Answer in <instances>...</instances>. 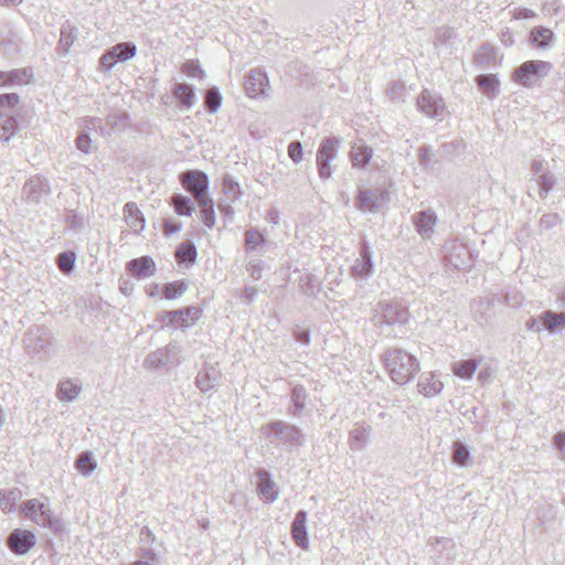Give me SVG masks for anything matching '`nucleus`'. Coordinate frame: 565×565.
I'll return each instance as SVG.
<instances>
[{
	"mask_svg": "<svg viewBox=\"0 0 565 565\" xmlns=\"http://www.w3.org/2000/svg\"><path fill=\"white\" fill-rule=\"evenodd\" d=\"M413 223L423 238H430L435 232L437 215L431 210L420 211L413 215Z\"/></svg>",
	"mask_w": 565,
	"mask_h": 565,
	"instance_id": "14",
	"label": "nucleus"
},
{
	"mask_svg": "<svg viewBox=\"0 0 565 565\" xmlns=\"http://www.w3.org/2000/svg\"><path fill=\"white\" fill-rule=\"evenodd\" d=\"M269 81L265 72L253 68L248 72L245 81V89L249 97H258L266 93Z\"/></svg>",
	"mask_w": 565,
	"mask_h": 565,
	"instance_id": "11",
	"label": "nucleus"
},
{
	"mask_svg": "<svg viewBox=\"0 0 565 565\" xmlns=\"http://www.w3.org/2000/svg\"><path fill=\"white\" fill-rule=\"evenodd\" d=\"M263 263L262 260L249 262L247 265V271L250 277L255 280L262 278Z\"/></svg>",
	"mask_w": 565,
	"mask_h": 565,
	"instance_id": "51",
	"label": "nucleus"
},
{
	"mask_svg": "<svg viewBox=\"0 0 565 565\" xmlns=\"http://www.w3.org/2000/svg\"><path fill=\"white\" fill-rule=\"evenodd\" d=\"M23 0H0V6L11 7L21 3Z\"/></svg>",
	"mask_w": 565,
	"mask_h": 565,
	"instance_id": "63",
	"label": "nucleus"
},
{
	"mask_svg": "<svg viewBox=\"0 0 565 565\" xmlns=\"http://www.w3.org/2000/svg\"><path fill=\"white\" fill-rule=\"evenodd\" d=\"M170 318V322L175 327H190L196 322L201 316L202 310L198 307H188L174 311L167 312Z\"/></svg>",
	"mask_w": 565,
	"mask_h": 565,
	"instance_id": "16",
	"label": "nucleus"
},
{
	"mask_svg": "<svg viewBox=\"0 0 565 565\" xmlns=\"http://www.w3.org/2000/svg\"><path fill=\"white\" fill-rule=\"evenodd\" d=\"M555 445L557 449L565 456V433H558L555 436Z\"/></svg>",
	"mask_w": 565,
	"mask_h": 565,
	"instance_id": "59",
	"label": "nucleus"
},
{
	"mask_svg": "<svg viewBox=\"0 0 565 565\" xmlns=\"http://www.w3.org/2000/svg\"><path fill=\"white\" fill-rule=\"evenodd\" d=\"M36 543L33 532L24 529H15L8 536L7 544L17 555L26 554Z\"/></svg>",
	"mask_w": 565,
	"mask_h": 565,
	"instance_id": "10",
	"label": "nucleus"
},
{
	"mask_svg": "<svg viewBox=\"0 0 565 565\" xmlns=\"http://www.w3.org/2000/svg\"><path fill=\"white\" fill-rule=\"evenodd\" d=\"M175 355L177 347L174 344H169L164 349H160L148 354L145 363L151 369H159L170 363H179Z\"/></svg>",
	"mask_w": 565,
	"mask_h": 565,
	"instance_id": "12",
	"label": "nucleus"
},
{
	"mask_svg": "<svg viewBox=\"0 0 565 565\" xmlns=\"http://www.w3.org/2000/svg\"><path fill=\"white\" fill-rule=\"evenodd\" d=\"M559 217L557 214H546L541 218V225L544 227L553 226L558 223Z\"/></svg>",
	"mask_w": 565,
	"mask_h": 565,
	"instance_id": "57",
	"label": "nucleus"
},
{
	"mask_svg": "<svg viewBox=\"0 0 565 565\" xmlns=\"http://www.w3.org/2000/svg\"><path fill=\"white\" fill-rule=\"evenodd\" d=\"M387 96L393 102H399L404 98L406 94V88L403 83L392 82L387 87Z\"/></svg>",
	"mask_w": 565,
	"mask_h": 565,
	"instance_id": "48",
	"label": "nucleus"
},
{
	"mask_svg": "<svg viewBox=\"0 0 565 565\" xmlns=\"http://www.w3.org/2000/svg\"><path fill=\"white\" fill-rule=\"evenodd\" d=\"M290 401L291 406L288 408V413L295 418H300L308 401L306 388L301 385L295 386L290 394Z\"/></svg>",
	"mask_w": 565,
	"mask_h": 565,
	"instance_id": "24",
	"label": "nucleus"
},
{
	"mask_svg": "<svg viewBox=\"0 0 565 565\" xmlns=\"http://www.w3.org/2000/svg\"><path fill=\"white\" fill-rule=\"evenodd\" d=\"M267 437L277 445L289 449L305 445V434L302 430L288 422L274 420L265 427Z\"/></svg>",
	"mask_w": 565,
	"mask_h": 565,
	"instance_id": "2",
	"label": "nucleus"
},
{
	"mask_svg": "<svg viewBox=\"0 0 565 565\" xmlns=\"http://www.w3.org/2000/svg\"><path fill=\"white\" fill-rule=\"evenodd\" d=\"M477 83L480 87L483 88L486 94L494 97L499 94V81L495 75L492 74H483L477 77Z\"/></svg>",
	"mask_w": 565,
	"mask_h": 565,
	"instance_id": "38",
	"label": "nucleus"
},
{
	"mask_svg": "<svg viewBox=\"0 0 565 565\" xmlns=\"http://www.w3.org/2000/svg\"><path fill=\"white\" fill-rule=\"evenodd\" d=\"M52 331L45 326H33L24 333L23 343L29 354L45 353L52 343Z\"/></svg>",
	"mask_w": 565,
	"mask_h": 565,
	"instance_id": "6",
	"label": "nucleus"
},
{
	"mask_svg": "<svg viewBox=\"0 0 565 565\" xmlns=\"http://www.w3.org/2000/svg\"><path fill=\"white\" fill-rule=\"evenodd\" d=\"M174 97L184 106L190 108L194 104L195 93L193 87L185 83H178L173 88Z\"/></svg>",
	"mask_w": 565,
	"mask_h": 565,
	"instance_id": "34",
	"label": "nucleus"
},
{
	"mask_svg": "<svg viewBox=\"0 0 565 565\" xmlns=\"http://www.w3.org/2000/svg\"><path fill=\"white\" fill-rule=\"evenodd\" d=\"M386 194L380 190H361L358 196L356 206L361 211L373 212L380 209Z\"/></svg>",
	"mask_w": 565,
	"mask_h": 565,
	"instance_id": "15",
	"label": "nucleus"
},
{
	"mask_svg": "<svg viewBox=\"0 0 565 565\" xmlns=\"http://www.w3.org/2000/svg\"><path fill=\"white\" fill-rule=\"evenodd\" d=\"M76 146L81 151L88 153L89 149H90L89 136L85 132L79 134L78 137L76 138Z\"/></svg>",
	"mask_w": 565,
	"mask_h": 565,
	"instance_id": "53",
	"label": "nucleus"
},
{
	"mask_svg": "<svg viewBox=\"0 0 565 565\" xmlns=\"http://www.w3.org/2000/svg\"><path fill=\"white\" fill-rule=\"evenodd\" d=\"M22 513L41 526L55 529L58 525V520L53 519L49 504L38 499L24 502Z\"/></svg>",
	"mask_w": 565,
	"mask_h": 565,
	"instance_id": "7",
	"label": "nucleus"
},
{
	"mask_svg": "<svg viewBox=\"0 0 565 565\" xmlns=\"http://www.w3.org/2000/svg\"><path fill=\"white\" fill-rule=\"evenodd\" d=\"M127 268L138 279L151 277L156 273V264L149 256L131 259L128 262Z\"/></svg>",
	"mask_w": 565,
	"mask_h": 565,
	"instance_id": "18",
	"label": "nucleus"
},
{
	"mask_svg": "<svg viewBox=\"0 0 565 565\" xmlns=\"http://www.w3.org/2000/svg\"><path fill=\"white\" fill-rule=\"evenodd\" d=\"M553 70V64L546 61H527L521 64L513 74L514 82L532 87L541 78L546 77Z\"/></svg>",
	"mask_w": 565,
	"mask_h": 565,
	"instance_id": "3",
	"label": "nucleus"
},
{
	"mask_svg": "<svg viewBox=\"0 0 565 565\" xmlns=\"http://www.w3.org/2000/svg\"><path fill=\"white\" fill-rule=\"evenodd\" d=\"M21 497L22 492L17 488L0 490V509L6 513L14 511L17 502Z\"/></svg>",
	"mask_w": 565,
	"mask_h": 565,
	"instance_id": "32",
	"label": "nucleus"
},
{
	"mask_svg": "<svg viewBox=\"0 0 565 565\" xmlns=\"http://www.w3.org/2000/svg\"><path fill=\"white\" fill-rule=\"evenodd\" d=\"M257 476V491L259 497L265 502H274L278 498V491L276 490V484L271 480L270 475L265 469H259L256 472Z\"/></svg>",
	"mask_w": 565,
	"mask_h": 565,
	"instance_id": "17",
	"label": "nucleus"
},
{
	"mask_svg": "<svg viewBox=\"0 0 565 565\" xmlns=\"http://www.w3.org/2000/svg\"><path fill=\"white\" fill-rule=\"evenodd\" d=\"M81 392V386L71 380L63 381L60 383L57 388V397L61 401L72 402Z\"/></svg>",
	"mask_w": 565,
	"mask_h": 565,
	"instance_id": "36",
	"label": "nucleus"
},
{
	"mask_svg": "<svg viewBox=\"0 0 565 565\" xmlns=\"http://www.w3.org/2000/svg\"><path fill=\"white\" fill-rule=\"evenodd\" d=\"M75 260H76V254L74 252H63V253L58 254V256L56 258V264H57L58 269L63 274L67 275L73 271Z\"/></svg>",
	"mask_w": 565,
	"mask_h": 565,
	"instance_id": "42",
	"label": "nucleus"
},
{
	"mask_svg": "<svg viewBox=\"0 0 565 565\" xmlns=\"http://www.w3.org/2000/svg\"><path fill=\"white\" fill-rule=\"evenodd\" d=\"M77 29L70 22H65L61 26L60 41L56 47V52L60 56L64 57L70 53L72 45L77 40Z\"/></svg>",
	"mask_w": 565,
	"mask_h": 565,
	"instance_id": "20",
	"label": "nucleus"
},
{
	"mask_svg": "<svg viewBox=\"0 0 565 565\" xmlns=\"http://www.w3.org/2000/svg\"><path fill=\"white\" fill-rule=\"evenodd\" d=\"M199 205L201 206V221L206 227L212 228L215 225V212L212 199L201 201Z\"/></svg>",
	"mask_w": 565,
	"mask_h": 565,
	"instance_id": "40",
	"label": "nucleus"
},
{
	"mask_svg": "<svg viewBox=\"0 0 565 565\" xmlns=\"http://www.w3.org/2000/svg\"><path fill=\"white\" fill-rule=\"evenodd\" d=\"M49 181L39 175L29 179L22 189L23 195L31 202H39L43 196L49 194Z\"/></svg>",
	"mask_w": 565,
	"mask_h": 565,
	"instance_id": "13",
	"label": "nucleus"
},
{
	"mask_svg": "<svg viewBox=\"0 0 565 565\" xmlns=\"http://www.w3.org/2000/svg\"><path fill=\"white\" fill-rule=\"evenodd\" d=\"M265 242V238L263 234H260L256 230H248L245 233V244L248 248L254 249L258 245L263 244Z\"/></svg>",
	"mask_w": 565,
	"mask_h": 565,
	"instance_id": "49",
	"label": "nucleus"
},
{
	"mask_svg": "<svg viewBox=\"0 0 565 565\" xmlns=\"http://www.w3.org/2000/svg\"><path fill=\"white\" fill-rule=\"evenodd\" d=\"M124 215L127 225L134 233L139 234L143 231L146 221L143 214L135 202H128L125 205Z\"/></svg>",
	"mask_w": 565,
	"mask_h": 565,
	"instance_id": "22",
	"label": "nucleus"
},
{
	"mask_svg": "<svg viewBox=\"0 0 565 565\" xmlns=\"http://www.w3.org/2000/svg\"><path fill=\"white\" fill-rule=\"evenodd\" d=\"M171 205L175 213L181 216H190L194 210L192 200L182 194H174L171 198Z\"/></svg>",
	"mask_w": 565,
	"mask_h": 565,
	"instance_id": "35",
	"label": "nucleus"
},
{
	"mask_svg": "<svg viewBox=\"0 0 565 565\" xmlns=\"http://www.w3.org/2000/svg\"><path fill=\"white\" fill-rule=\"evenodd\" d=\"M181 230V224H170V223H166L164 225V232L167 235H170V234H173V233H177Z\"/></svg>",
	"mask_w": 565,
	"mask_h": 565,
	"instance_id": "60",
	"label": "nucleus"
},
{
	"mask_svg": "<svg viewBox=\"0 0 565 565\" xmlns=\"http://www.w3.org/2000/svg\"><path fill=\"white\" fill-rule=\"evenodd\" d=\"M418 391L425 396L437 395L444 387L443 383L435 379L433 373L424 374L418 384Z\"/></svg>",
	"mask_w": 565,
	"mask_h": 565,
	"instance_id": "28",
	"label": "nucleus"
},
{
	"mask_svg": "<svg viewBox=\"0 0 565 565\" xmlns=\"http://www.w3.org/2000/svg\"><path fill=\"white\" fill-rule=\"evenodd\" d=\"M373 157L371 147L362 142H355L351 147L350 159L354 168H365Z\"/></svg>",
	"mask_w": 565,
	"mask_h": 565,
	"instance_id": "25",
	"label": "nucleus"
},
{
	"mask_svg": "<svg viewBox=\"0 0 565 565\" xmlns=\"http://www.w3.org/2000/svg\"><path fill=\"white\" fill-rule=\"evenodd\" d=\"M18 128L17 119L12 116L0 115V139L8 142Z\"/></svg>",
	"mask_w": 565,
	"mask_h": 565,
	"instance_id": "37",
	"label": "nucleus"
},
{
	"mask_svg": "<svg viewBox=\"0 0 565 565\" xmlns=\"http://www.w3.org/2000/svg\"><path fill=\"white\" fill-rule=\"evenodd\" d=\"M491 376V373L487 370V369H482L479 374H478V379L482 382V383H486L489 377Z\"/></svg>",
	"mask_w": 565,
	"mask_h": 565,
	"instance_id": "62",
	"label": "nucleus"
},
{
	"mask_svg": "<svg viewBox=\"0 0 565 565\" xmlns=\"http://www.w3.org/2000/svg\"><path fill=\"white\" fill-rule=\"evenodd\" d=\"M137 47L134 43L125 42L118 43L108 50V60H111V63H108V71L113 68L116 63L125 62L132 58L136 55Z\"/></svg>",
	"mask_w": 565,
	"mask_h": 565,
	"instance_id": "21",
	"label": "nucleus"
},
{
	"mask_svg": "<svg viewBox=\"0 0 565 565\" xmlns=\"http://www.w3.org/2000/svg\"><path fill=\"white\" fill-rule=\"evenodd\" d=\"M33 76L31 68H22V70H14L10 73H0V85H6L8 83L23 85L28 84Z\"/></svg>",
	"mask_w": 565,
	"mask_h": 565,
	"instance_id": "27",
	"label": "nucleus"
},
{
	"mask_svg": "<svg viewBox=\"0 0 565 565\" xmlns=\"http://www.w3.org/2000/svg\"><path fill=\"white\" fill-rule=\"evenodd\" d=\"M307 512L300 510L296 513L295 520L291 525L292 537L296 544L301 548L308 547V535L306 529Z\"/></svg>",
	"mask_w": 565,
	"mask_h": 565,
	"instance_id": "23",
	"label": "nucleus"
},
{
	"mask_svg": "<svg viewBox=\"0 0 565 565\" xmlns=\"http://www.w3.org/2000/svg\"><path fill=\"white\" fill-rule=\"evenodd\" d=\"M557 316L558 313L551 310L544 311L541 315V320L544 323V328L550 332H555L557 328L562 326V320L557 319Z\"/></svg>",
	"mask_w": 565,
	"mask_h": 565,
	"instance_id": "46",
	"label": "nucleus"
},
{
	"mask_svg": "<svg viewBox=\"0 0 565 565\" xmlns=\"http://www.w3.org/2000/svg\"><path fill=\"white\" fill-rule=\"evenodd\" d=\"M183 72L186 74V76L195 77L199 79H203L205 76V73L202 70L200 63L198 61H193V60L186 61L183 64Z\"/></svg>",
	"mask_w": 565,
	"mask_h": 565,
	"instance_id": "47",
	"label": "nucleus"
},
{
	"mask_svg": "<svg viewBox=\"0 0 565 565\" xmlns=\"http://www.w3.org/2000/svg\"><path fill=\"white\" fill-rule=\"evenodd\" d=\"M382 361L390 379L397 385L408 384L420 371L417 358L404 349H388L382 355Z\"/></svg>",
	"mask_w": 565,
	"mask_h": 565,
	"instance_id": "1",
	"label": "nucleus"
},
{
	"mask_svg": "<svg viewBox=\"0 0 565 565\" xmlns=\"http://www.w3.org/2000/svg\"><path fill=\"white\" fill-rule=\"evenodd\" d=\"M188 289V284L184 280L169 282L163 288V295L167 299L173 300L181 297Z\"/></svg>",
	"mask_w": 565,
	"mask_h": 565,
	"instance_id": "41",
	"label": "nucleus"
},
{
	"mask_svg": "<svg viewBox=\"0 0 565 565\" xmlns=\"http://www.w3.org/2000/svg\"><path fill=\"white\" fill-rule=\"evenodd\" d=\"M340 139L335 137H327L322 139L317 151V167L321 179L331 178L332 169L330 163L338 156Z\"/></svg>",
	"mask_w": 565,
	"mask_h": 565,
	"instance_id": "5",
	"label": "nucleus"
},
{
	"mask_svg": "<svg viewBox=\"0 0 565 565\" xmlns=\"http://www.w3.org/2000/svg\"><path fill=\"white\" fill-rule=\"evenodd\" d=\"M245 297L248 300V302H252L255 299L256 290L254 287H247L245 288Z\"/></svg>",
	"mask_w": 565,
	"mask_h": 565,
	"instance_id": "61",
	"label": "nucleus"
},
{
	"mask_svg": "<svg viewBox=\"0 0 565 565\" xmlns=\"http://www.w3.org/2000/svg\"><path fill=\"white\" fill-rule=\"evenodd\" d=\"M537 183H539V188H540L539 194L541 198L544 199V198H546L548 192L553 189V186L555 184V179L551 173L542 172V174L539 175Z\"/></svg>",
	"mask_w": 565,
	"mask_h": 565,
	"instance_id": "45",
	"label": "nucleus"
},
{
	"mask_svg": "<svg viewBox=\"0 0 565 565\" xmlns=\"http://www.w3.org/2000/svg\"><path fill=\"white\" fill-rule=\"evenodd\" d=\"M204 105L209 113H216L222 105V95L218 88L212 87L206 90Z\"/></svg>",
	"mask_w": 565,
	"mask_h": 565,
	"instance_id": "39",
	"label": "nucleus"
},
{
	"mask_svg": "<svg viewBox=\"0 0 565 565\" xmlns=\"http://www.w3.org/2000/svg\"><path fill=\"white\" fill-rule=\"evenodd\" d=\"M526 329L533 332H541L542 330H545L541 316L539 318H531L527 320Z\"/></svg>",
	"mask_w": 565,
	"mask_h": 565,
	"instance_id": "54",
	"label": "nucleus"
},
{
	"mask_svg": "<svg viewBox=\"0 0 565 565\" xmlns=\"http://www.w3.org/2000/svg\"><path fill=\"white\" fill-rule=\"evenodd\" d=\"M553 32L544 26H535L530 32L531 43L540 49H545L550 46L551 42L553 41Z\"/></svg>",
	"mask_w": 565,
	"mask_h": 565,
	"instance_id": "30",
	"label": "nucleus"
},
{
	"mask_svg": "<svg viewBox=\"0 0 565 565\" xmlns=\"http://www.w3.org/2000/svg\"><path fill=\"white\" fill-rule=\"evenodd\" d=\"M353 276L366 278L373 273L372 253L366 243L362 244L360 258L352 266Z\"/></svg>",
	"mask_w": 565,
	"mask_h": 565,
	"instance_id": "19",
	"label": "nucleus"
},
{
	"mask_svg": "<svg viewBox=\"0 0 565 565\" xmlns=\"http://www.w3.org/2000/svg\"><path fill=\"white\" fill-rule=\"evenodd\" d=\"M19 99L18 94H2L0 95V107H13L19 103Z\"/></svg>",
	"mask_w": 565,
	"mask_h": 565,
	"instance_id": "52",
	"label": "nucleus"
},
{
	"mask_svg": "<svg viewBox=\"0 0 565 565\" xmlns=\"http://www.w3.org/2000/svg\"><path fill=\"white\" fill-rule=\"evenodd\" d=\"M470 460V451L468 447L461 443L454 444L452 461L458 466H467Z\"/></svg>",
	"mask_w": 565,
	"mask_h": 565,
	"instance_id": "43",
	"label": "nucleus"
},
{
	"mask_svg": "<svg viewBox=\"0 0 565 565\" xmlns=\"http://www.w3.org/2000/svg\"><path fill=\"white\" fill-rule=\"evenodd\" d=\"M418 108L423 114L433 119L441 120L445 116L446 107L441 97L424 89L417 100Z\"/></svg>",
	"mask_w": 565,
	"mask_h": 565,
	"instance_id": "9",
	"label": "nucleus"
},
{
	"mask_svg": "<svg viewBox=\"0 0 565 565\" xmlns=\"http://www.w3.org/2000/svg\"><path fill=\"white\" fill-rule=\"evenodd\" d=\"M196 247L191 242L181 243L175 252L177 262L185 267H190L196 259Z\"/></svg>",
	"mask_w": 565,
	"mask_h": 565,
	"instance_id": "29",
	"label": "nucleus"
},
{
	"mask_svg": "<svg viewBox=\"0 0 565 565\" xmlns=\"http://www.w3.org/2000/svg\"><path fill=\"white\" fill-rule=\"evenodd\" d=\"M288 156L295 163H299L302 159V146L300 141H292L288 146Z\"/></svg>",
	"mask_w": 565,
	"mask_h": 565,
	"instance_id": "50",
	"label": "nucleus"
},
{
	"mask_svg": "<svg viewBox=\"0 0 565 565\" xmlns=\"http://www.w3.org/2000/svg\"><path fill=\"white\" fill-rule=\"evenodd\" d=\"M371 428L370 426H359L350 431V446L353 450L363 449L369 443Z\"/></svg>",
	"mask_w": 565,
	"mask_h": 565,
	"instance_id": "31",
	"label": "nucleus"
},
{
	"mask_svg": "<svg viewBox=\"0 0 565 565\" xmlns=\"http://www.w3.org/2000/svg\"><path fill=\"white\" fill-rule=\"evenodd\" d=\"M376 319L380 324H405L408 321L407 309L398 302L381 301L376 309Z\"/></svg>",
	"mask_w": 565,
	"mask_h": 565,
	"instance_id": "8",
	"label": "nucleus"
},
{
	"mask_svg": "<svg viewBox=\"0 0 565 565\" xmlns=\"http://www.w3.org/2000/svg\"><path fill=\"white\" fill-rule=\"evenodd\" d=\"M501 42L505 45V46H511L514 44V39H513V34L512 32L507 29L505 31H503L501 33Z\"/></svg>",
	"mask_w": 565,
	"mask_h": 565,
	"instance_id": "58",
	"label": "nucleus"
},
{
	"mask_svg": "<svg viewBox=\"0 0 565 565\" xmlns=\"http://www.w3.org/2000/svg\"><path fill=\"white\" fill-rule=\"evenodd\" d=\"M481 363V359H469L452 363L451 371L462 380H470Z\"/></svg>",
	"mask_w": 565,
	"mask_h": 565,
	"instance_id": "26",
	"label": "nucleus"
},
{
	"mask_svg": "<svg viewBox=\"0 0 565 565\" xmlns=\"http://www.w3.org/2000/svg\"><path fill=\"white\" fill-rule=\"evenodd\" d=\"M180 182L198 203L211 199L207 194L210 182L207 174L199 170H188L180 174Z\"/></svg>",
	"mask_w": 565,
	"mask_h": 565,
	"instance_id": "4",
	"label": "nucleus"
},
{
	"mask_svg": "<svg viewBox=\"0 0 565 565\" xmlns=\"http://www.w3.org/2000/svg\"><path fill=\"white\" fill-rule=\"evenodd\" d=\"M76 468L82 475L87 477L96 469V462L89 452H82L76 459Z\"/></svg>",
	"mask_w": 565,
	"mask_h": 565,
	"instance_id": "44",
	"label": "nucleus"
},
{
	"mask_svg": "<svg viewBox=\"0 0 565 565\" xmlns=\"http://www.w3.org/2000/svg\"><path fill=\"white\" fill-rule=\"evenodd\" d=\"M295 338L298 342L308 345L310 343V331L309 330H297L295 332Z\"/></svg>",
	"mask_w": 565,
	"mask_h": 565,
	"instance_id": "56",
	"label": "nucleus"
},
{
	"mask_svg": "<svg viewBox=\"0 0 565 565\" xmlns=\"http://www.w3.org/2000/svg\"><path fill=\"white\" fill-rule=\"evenodd\" d=\"M217 372L213 369H204L196 376V386L201 392H207L217 384Z\"/></svg>",
	"mask_w": 565,
	"mask_h": 565,
	"instance_id": "33",
	"label": "nucleus"
},
{
	"mask_svg": "<svg viewBox=\"0 0 565 565\" xmlns=\"http://www.w3.org/2000/svg\"><path fill=\"white\" fill-rule=\"evenodd\" d=\"M536 17V13L527 8H521L515 10L514 18L515 19H533Z\"/></svg>",
	"mask_w": 565,
	"mask_h": 565,
	"instance_id": "55",
	"label": "nucleus"
},
{
	"mask_svg": "<svg viewBox=\"0 0 565 565\" xmlns=\"http://www.w3.org/2000/svg\"><path fill=\"white\" fill-rule=\"evenodd\" d=\"M558 306L563 309H565V291L561 294L558 297Z\"/></svg>",
	"mask_w": 565,
	"mask_h": 565,
	"instance_id": "64",
	"label": "nucleus"
}]
</instances>
